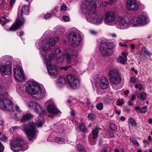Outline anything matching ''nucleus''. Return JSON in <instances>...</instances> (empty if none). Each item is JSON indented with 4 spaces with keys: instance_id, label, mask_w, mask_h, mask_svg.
<instances>
[{
    "instance_id": "nucleus-1",
    "label": "nucleus",
    "mask_w": 152,
    "mask_h": 152,
    "mask_svg": "<svg viewBox=\"0 0 152 152\" xmlns=\"http://www.w3.org/2000/svg\"><path fill=\"white\" fill-rule=\"evenodd\" d=\"M99 0H86L83 1L81 7L83 12L86 15L88 22L94 24H100L103 20L102 15L98 14L96 11V2Z\"/></svg>"
},
{
    "instance_id": "nucleus-2",
    "label": "nucleus",
    "mask_w": 152,
    "mask_h": 152,
    "mask_svg": "<svg viewBox=\"0 0 152 152\" xmlns=\"http://www.w3.org/2000/svg\"><path fill=\"white\" fill-rule=\"evenodd\" d=\"M26 91L37 99H42L45 97L46 93L45 89L34 81H28L26 84Z\"/></svg>"
},
{
    "instance_id": "nucleus-3",
    "label": "nucleus",
    "mask_w": 152,
    "mask_h": 152,
    "mask_svg": "<svg viewBox=\"0 0 152 152\" xmlns=\"http://www.w3.org/2000/svg\"><path fill=\"white\" fill-rule=\"evenodd\" d=\"M115 45L109 40L103 39L100 43V51L103 56H106L111 54Z\"/></svg>"
},
{
    "instance_id": "nucleus-4",
    "label": "nucleus",
    "mask_w": 152,
    "mask_h": 152,
    "mask_svg": "<svg viewBox=\"0 0 152 152\" xmlns=\"http://www.w3.org/2000/svg\"><path fill=\"white\" fill-rule=\"evenodd\" d=\"M23 128L22 130L26 133L27 138L29 141H31L36 138L37 131L34 123H31L28 125L24 124Z\"/></svg>"
},
{
    "instance_id": "nucleus-5",
    "label": "nucleus",
    "mask_w": 152,
    "mask_h": 152,
    "mask_svg": "<svg viewBox=\"0 0 152 152\" xmlns=\"http://www.w3.org/2000/svg\"><path fill=\"white\" fill-rule=\"evenodd\" d=\"M149 21L146 14H141L133 17L131 22L134 26H140L147 24Z\"/></svg>"
},
{
    "instance_id": "nucleus-6",
    "label": "nucleus",
    "mask_w": 152,
    "mask_h": 152,
    "mask_svg": "<svg viewBox=\"0 0 152 152\" xmlns=\"http://www.w3.org/2000/svg\"><path fill=\"white\" fill-rule=\"evenodd\" d=\"M7 96L6 92L0 94V107L3 110L7 111L12 110L13 103L10 100L5 98Z\"/></svg>"
},
{
    "instance_id": "nucleus-7",
    "label": "nucleus",
    "mask_w": 152,
    "mask_h": 152,
    "mask_svg": "<svg viewBox=\"0 0 152 152\" xmlns=\"http://www.w3.org/2000/svg\"><path fill=\"white\" fill-rule=\"evenodd\" d=\"M10 148L13 151L17 152L20 150L24 151L28 148L27 144L23 143L22 140L18 138L10 144Z\"/></svg>"
},
{
    "instance_id": "nucleus-8",
    "label": "nucleus",
    "mask_w": 152,
    "mask_h": 152,
    "mask_svg": "<svg viewBox=\"0 0 152 152\" xmlns=\"http://www.w3.org/2000/svg\"><path fill=\"white\" fill-rule=\"evenodd\" d=\"M28 12V9L27 6L23 5V6L22 12L20 15V19L16 20V22L12 26L10 27V31H13L19 28L24 23V20L22 17V14L27 15Z\"/></svg>"
},
{
    "instance_id": "nucleus-9",
    "label": "nucleus",
    "mask_w": 152,
    "mask_h": 152,
    "mask_svg": "<svg viewBox=\"0 0 152 152\" xmlns=\"http://www.w3.org/2000/svg\"><path fill=\"white\" fill-rule=\"evenodd\" d=\"M45 104L47 106L46 108L47 112L46 114H47L49 117L52 118L55 115L60 113V112L56 108L54 104L53 103L52 99L48 100Z\"/></svg>"
},
{
    "instance_id": "nucleus-10",
    "label": "nucleus",
    "mask_w": 152,
    "mask_h": 152,
    "mask_svg": "<svg viewBox=\"0 0 152 152\" xmlns=\"http://www.w3.org/2000/svg\"><path fill=\"white\" fill-rule=\"evenodd\" d=\"M115 23L117 28L122 30L129 28L131 24V23L126 17L121 16H118Z\"/></svg>"
},
{
    "instance_id": "nucleus-11",
    "label": "nucleus",
    "mask_w": 152,
    "mask_h": 152,
    "mask_svg": "<svg viewBox=\"0 0 152 152\" xmlns=\"http://www.w3.org/2000/svg\"><path fill=\"white\" fill-rule=\"evenodd\" d=\"M116 15L114 11H109L105 14L104 22L105 24L110 26H114L115 24Z\"/></svg>"
},
{
    "instance_id": "nucleus-12",
    "label": "nucleus",
    "mask_w": 152,
    "mask_h": 152,
    "mask_svg": "<svg viewBox=\"0 0 152 152\" xmlns=\"http://www.w3.org/2000/svg\"><path fill=\"white\" fill-rule=\"evenodd\" d=\"M68 37L69 42L72 47L75 48L79 45L81 41V38L77 32H71L68 34Z\"/></svg>"
},
{
    "instance_id": "nucleus-13",
    "label": "nucleus",
    "mask_w": 152,
    "mask_h": 152,
    "mask_svg": "<svg viewBox=\"0 0 152 152\" xmlns=\"http://www.w3.org/2000/svg\"><path fill=\"white\" fill-rule=\"evenodd\" d=\"M66 82L71 88L75 89L79 87L80 80L77 76L70 74L67 77Z\"/></svg>"
},
{
    "instance_id": "nucleus-14",
    "label": "nucleus",
    "mask_w": 152,
    "mask_h": 152,
    "mask_svg": "<svg viewBox=\"0 0 152 152\" xmlns=\"http://www.w3.org/2000/svg\"><path fill=\"white\" fill-rule=\"evenodd\" d=\"M54 51L55 52L53 51L49 54L48 58L47 60L49 62H51L56 57L57 62L58 63L61 62L63 60L64 56L62 54L61 55V50L59 48H57Z\"/></svg>"
},
{
    "instance_id": "nucleus-15",
    "label": "nucleus",
    "mask_w": 152,
    "mask_h": 152,
    "mask_svg": "<svg viewBox=\"0 0 152 152\" xmlns=\"http://www.w3.org/2000/svg\"><path fill=\"white\" fill-rule=\"evenodd\" d=\"M110 80L111 83L114 84H119L121 81V77L118 72L116 70L113 69L109 73Z\"/></svg>"
},
{
    "instance_id": "nucleus-16",
    "label": "nucleus",
    "mask_w": 152,
    "mask_h": 152,
    "mask_svg": "<svg viewBox=\"0 0 152 152\" xmlns=\"http://www.w3.org/2000/svg\"><path fill=\"white\" fill-rule=\"evenodd\" d=\"M14 76L15 80L19 82L25 81V78L23 75V71L21 68L17 66L14 69Z\"/></svg>"
},
{
    "instance_id": "nucleus-17",
    "label": "nucleus",
    "mask_w": 152,
    "mask_h": 152,
    "mask_svg": "<svg viewBox=\"0 0 152 152\" xmlns=\"http://www.w3.org/2000/svg\"><path fill=\"white\" fill-rule=\"evenodd\" d=\"M59 41V39L58 37H56L53 38H50L48 41L45 42L44 45L42 46L40 48V49H41L40 52L41 54L42 55H44L43 53H45V50L51 48V45H55Z\"/></svg>"
},
{
    "instance_id": "nucleus-18",
    "label": "nucleus",
    "mask_w": 152,
    "mask_h": 152,
    "mask_svg": "<svg viewBox=\"0 0 152 152\" xmlns=\"http://www.w3.org/2000/svg\"><path fill=\"white\" fill-rule=\"evenodd\" d=\"M28 106L29 108L33 109L37 113H39L40 114H46V111L45 110L42 111V109L41 106L37 102L34 101H30L28 104Z\"/></svg>"
},
{
    "instance_id": "nucleus-19",
    "label": "nucleus",
    "mask_w": 152,
    "mask_h": 152,
    "mask_svg": "<svg viewBox=\"0 0 152 152\" xmlns=\"http://www.w3.org/2000/svg\"><path fill=\"white\" fill-rule=\"evenodd\" d=\"M11 62H7L6 64H0V72L2 75L10 74L12 72Z\"/></svg>"
},
{
    "instance_id": "nucleus-20",
    "label": "nucleus",
    "mask_w": 152,
    "mask_h": 152,
    "mask_svg": "<svg viewBox=\"0 0 152 152\" xmlns=\"http://www.w3.org/2000/svg\"><path fill=\"white\" fill-rule=\"evenodd\" d=\"M44 57L45 62L47 66V69L49 75H56L58 73V70L56 66L54 65L51 64L50 62L46 59L45 58V55H42Z\"/></svg>"
},
{
    "instance_id": "nucleus-21",
    "label": "nucleus",
    "mask_w": 152,
    "mask_h": 152,
    "mask_svg": "<svg viewBox=\"0 0 152 152\" xmlns=\"http://www.w3.org/2000/svg\"><path fill=\"white\" fill-rule=\"evenodd\" d=\"M126 6L128 10L133 11H137L139 8L136 0H127Z\"/></svg>"
},
{
    "instance_id": "nucleus-22",
    "label": "nucleus",
    "mask_w": 152,
    "mask_h": 152,
    "mask_svg": "<svg viewBox=\"0 0 152 152\" xmlns=\"http://www.w3.org/2000/svg\"><path fill=\"white\" fill-rule=\"evenodd\" d=\"M100 86L102 89L107 88L109 86V82L107 78L105 77H102L100 82Z\"/></svg>"
},
{
    "instance_id": "nucleus-23",
    "label": "nucleus",
    "mask_w": 152,
    "mask_h": 152,
    "mask_svg": "<svg viewBox=\"0 0 152 152\" xmlns=\"http://www.w3.org/2000/svg\"><path fill=\"white\" fill-rule=\"evenodd\" d=\"M67 63L68 64L71 65V63L74 60L75 58L70 54L69 52L66 53L64 54Z\"/></svg>"
},
{
    "instance_id": "nucleus-24",
    "label": "nucleus",
    "mask_w": 152,
    "mask_h": 152,
    "mask_svg": "<svg viewBox=\"0 0 152 152\" xmlns=\"http://www.w3.org/2000/svg\"><path fill=\"white\" fill-rule=\"evenodd\" d=\"M12 59V57H11L8 56H5L1 57L0 58V64H6L7 62H11L12 61L10 60Z\"/></svg>"
},
{
    "instance_id": "nucleus-25",
    "label": "nucleus",
    "mask_w": 152,
    "mask_h": 152,
    "mask_svg": "<svg viewBox=\"0 0 152 152\" xmlns=\"http://www.w3.org/2000/svg\"><path fill=\"white\" fill-rule=\"evenodd\" d=\"M56 82L57 86L61 88L64 85L65 79L64 77H61L57 79Z\"/></svg>"
},
{
    "instance_id": "nucleus-26",
    "label": "nucleus",
    "mask_w": 152,
    "mask_h": 152,
    "mask_svg": "<svg viewBox=\"0 0 152 152\" xmlns=\"http://www.w3.org/2000/svg\"><path fill=\"white\" fill-rule=\"evenodd\" d=\"M32 115L30 113H27L23 115L20 121L22 122H26L29 120L31 117Z\"/></svg>"
},
{
    "instance_id": "nucleus-27",
    "label": "nucleus",
    "mask_w": 152,
    "mask_h": 152,
    "mask_svg": "<svg viewBox=\"0 0 152 152\" xmlns=\"http://www.w3.org/2000/svg\"><path fill=\"white\" fill-rule=\"evenodd\" d=\"M41 117L39 116L35 119V124L37 127H39L42 126L43 124L42 121L41 120Z\"/></svg>"
},
{
    "instance_id": "nucleus-28",
    "label": "nucleus",
    "mask_w": 152,
    "mask_h": 152,
    "mask_svg": "<svg viewBox=\"0 0 152 152\" xmlns=\"http://www.w3.org/2000/svg\"><path fill=\"white\" fill-rule=\"evenodd\" d=\"M127 60V57H123L121 56H119L118 58L117 62L121 64H125Z\"/></svg>"
},
{
    "instance_id": "nucleus-29",
    "label": "nucleus",
    "mask_w": 152,
    "mask_h": 152,
    "mask_svg": "<svg viewBox=\"0 0 152 152\" xmlns=\"http://www.w3.org/2000/svg\"><path fill=\"white\" fill-rule=\"evenodd\" d=\"M100 129L96 128L94 130H92V132L93 134V139H95L97 137L98 135Z\"/></svg>"
},
{
    "instance_id": "nucleus-30",
    "label": "nucleus",
    "mask_w": 152,
    "mask_h": 152,
    "mask_svg": "<svg viewBox=\"0 0 152 152\" xmlns=\"http://www.w3.org/2000/svg\"><path fill=\"white\" fill-rule=\"evenodd\" d=\"M11 20L9 19H7L4 18H0V23L2 25H4L6 23L10 22Z\"/></svg>"
},
{
    "instance_id": "nucleus-31",
    "label": "nucleus",
    "mask_w": 152,
    "mask_h": 152,
    "mask_svg": "<svg viewBox=\"0 0 152 152\" xmlns=\"http://www.w3.org/2000/svg\"><path fill=\"white\" fill-rule=\"evenodd\" d=\"M129 139L130 142L134 144L136 146L138 147L139 146V144L136 139L132 137H130Z\"/></svg>"
},
{
    "instance_id": "nucleus-32",
    "label": "nucleus",
    "mask_w": 152,
    "mask_h": 152,
    "mask_svg": "<svg viewBox=\"0 0 152 152\" xmlns=\"http://www.w3.org/2000/svg\"><path fill=\"white\" fill-rule=\"evenodd\" d=\"M78 51L75 50H72L70 51L69 53L76 58L77 56Z\"/></svg>"
},
{
    "instance_id": "nucleus-33",
    "label": "nucleus",
    "mask_w": 152,
    "mask_h": 152,
    "mask_svg": "<svg viewBox=\"0 0 152 152\" xmlns=\"http://www.w3.org/2000/svg\"><path fill=\"white\" fill-rule=\"evenodd\" d=\"M77 147L79 152H86L84 149L83 146L80 144H78Z\"/></svg>"
},
{
    "instance_id": "nucleus-34",
    "label": "nucleus",
    "mask_w": 152,
    "mask_h": 152,
    "mask_svg": "<svg viewBox=\"0 0 152 152\" xmlns=\"http://www.w3.org/2000/svg\"><path fill=\"white\" fill-rule=\"evenodd\" d=\"M16 90L17 92L20 94H22L24 91L23 88L20 85L17 86Z\"/></svg>"
},
{
    "instance_id": "nucleus-35",
    "label": "nucleus",
    "mask_w": 152,
    "mask_h": 152,
    "mask_svg": "<svg viewBox=\"0 0 152 152\" xmlns=\"http://www.w3.org/2000/svg\"><path fill=\"white\" fill-rule=\"evenodd\" d=\"M79 128L80 129V131L83 133L85 132L86 131L85 126L83 123H82L80 124L79 125Z\"/></svg>"
},
{
    "instance_id": "nucleus-36",
    "label": "nucleus",
    "mask_w": 152,
    "mask_h": 152,
    "mask_svg": "<svg viewBox=\"0 0 152 152\" xmlns=\"http://www.w3.org/2000/svg\"><path fill=\"white\" fill-rule=\"evenodd\" d=\"M129 124L132 126L135 127L136 126L135 121L132 118H130L129 120Z\"/></svg>"
},
{
    "instance_id": "nucleus-37",
    "label": "nucleus",
    "mask_w": 152,
    "mask_h": 152,
    "mask_svg": "<svg viewBox=\"0 0 152 152\" xmlns=\"http://www.w3.org/2000/svg\"><path fill=\"white\" fill-rule=\"evenodd\" d=\"M146 97V94L145 92H142L140 95V98H138L144 100L145 99Z\"/></svg>"
},
{
    "instance_id": "nucleus-38",
    "label": "nucleus",
    "mask_w": 152,
    "mask_h": 152,
    "mask_svg": "<svg viewBox=\"0 0 152 152\" xmlns=\"http://www.w3.org/2000/svg\"><path fill=\"white\" fill-rule=\"evenodd\" d=\"M55 140L57 143H61L63 142L64 140L63 138L57 137L55 138Z\"/></svg>"
},
{
    "instance_id": "nucleus-39",
    "label": "nucleus",
    "mask_w": 152,
    "mask_h": 152,
    "mask_svg": "<svg viewBox=\"0 0 152 152\" xmlns=\"http://www.w3.org/2000/svg\"><path fill=\"white\" fill-rule=\"evenodd\" d=\"M96 108L99 110H102L103 108V105L102 103H99L96 105Z\"/></svg>"
},
{
    "instance_id": "nucleus-40",
    "label": "nucleus",
    "mask_w": 152,
    "mask_h": 152,
    "mask_svg": "<svg viewBox=\"0 0 152 152\" xmlns=\"http://www.w3.org/2000/svg\"><path fill=\"white\" fill-rule=\"evenodd\" d=\"M110 127L111 129L113 131H115L117 129V127L115 124L113 123H111L110 125Z\"/></svg>"
},
{
    "instance_id": "nucleus-41",
    "label": "nucleus",
    "mask_w": 152,
    "mask_h": 152,
    "mask_svg": "<svg viewBox=\"0 0 152 152\" xmlns=\"http://www.w3.org/2000/svg\"><path fill=\"white\" fill-rule=\"evenodd\" d=\"M84 102L88 106H90L91 108H92L93 107V104H91L90 102L89 99H87L85 100Z\"/></svg>"
},
{
    "instance_id": "nucleus-42",
    "label": "nucleus",
    "mask_w": 152,
    "mask_h": 152,
    "mask_svg": "<svg viewBox=\"0 0 152 152\" xmlns=\"http://www.w3.org/2000/svg\"><path fill=\"white\" fill-rule=\"evenodd\" d=\"M124 103L123 100H120L118 99L116 102V104L117 105L121 106Z\"/></svg>"
},
{
    "instance_id": "nucleus-43",
    "label": "nucleus",
    "mask_w": 152,
    "mask_h": 152,
    "mask_svg": "<svg viewBox=\"0 0 152 152\" xmlns=\"http://www.w3.org/2000/svg\"><path fill=\"white\" fill-rule=\"evenodd\" d=\"M148 110L147 106H145L142 108H141L140 113H144L146 112Z\"/></svg>"
},
{
    "instance_id": "nucleus-44",
    "label": "nucleus",
    "mask_w": 152,
    "mask_h": 152,
    "mask_svg": "<svg viewBox=\"0 0 152 152\" xmlns=\"http://www.w3.org/2000/svg\"><path fill=\"white\" fill-rule=\"evenodd\" d=\"M95 117V115L93 113L90 114L88 115V118L90 120H93Z\"/></svg>"
},
{
    "instance_id": "nucleus-45",
    "label": "nucleus",
    "mask_w": 152,
    "mask_h": 152,
    "mask_svg": "<svg viewBox=\"0 0 152 152\" xmlns=\"http://www.w3.org/2000/svg\"><path fill=\"white\" fill-rule=\"evenodd\" d=\"M15 108L16 111L18 112L19 113H23V111L20 109L19 107L17 105L15 106Z\"/></svg>"
},
{
    "instance_id": "nucleus-46",
    "label": "nucleus",
    "mask_w": 152,
    "mask_h": 152,
    "mask_svg": "<svg viewBox=\"0 0 152 152\" xmlns=\"http://www.w3.org/2000/svg\"><path fill=\"white\" fill-rule=\"evenodd\" d=\"M63 19L65 22L68 21L69 20V17L68 16L64 15L63 16Z\"/></svg>"
},
{
    "instance_id": "nucleus-47",
    "label": "nucleus",
    "mask_w": 152,
    "mask_h": 152,
    "mask_svg": "<svg viewBox=\"0 0 152 152\" xmlns=\"http://www.w3.org/2000/svg\"><path fill=\"white\" fill-rule=\"evenodd\" d=\"M130 82L133 83L134 84L136 83L137 80H136L135 78L133 77H132L130 78Z\"/></svg>"
},
{
    "instance_id": "nucleus-48",
    "label": "nucleus",
    "mask_w": 152,
    "mask_h": 152,
    "mask_svg": "<svg viewBox=\"0 0 152 152\" xmlns=\"http://www.w3.org/2000/svg\"><path fill=\"white\" fill-rule=\"evenodd\" d=\"M55 29H56V31L61 32L63 28L59 26H57L56 27Z\"/></svg>"
},
{
    "instance_id": "nucleus-49",
    "label": "nucleus",
    "mask_w": 152,
    "mask_h": 152,
    "mask_svg": "<svg viewBox=\"0 0 152 152\" xmlns=\"http://www.w3.org/2000/svg\"><path fill=\"white\" fill-rule=\"evenodd\" d=\"M68 65H67L66 66L61 67V69H64L65 70H67L71 66V64H68Z\"/></svg>"
},
{
    "instance_id": "nucleus-50",
    "label": "nucleus",
    "mask_w": 152,
    "mask_h": 152,
    "mask_svg": "<svg viewBox=\"0 0 152 152\" xmlns=\"http://www.w3.org/2000/svg\"><path fill=\"white\" fill-rule=\"evenodd\" d=\"M143 52L145 54H146L148 56H150L151 55L150 53L145 48L143 50Z\"/></svg>"
},
{
    "instance_id": "nucleus-51",
    "label": "nucleus",
    "mask_w": 152,
    "mask_h": 152,
    "mask_svg": "<svg viewBox=\"0 0 152 152\" xmlns=\"http://www.w3.org/2000/svg\"><path fill=\"white\" fill-rule=\"evenodd\" d=\"M67 9V7L66 5L63 4L61 7V9L62 10H66Z\"/></svg>"
},
{
    "instance_id": "nucleus-52",
    "label": "nucleus",
    "mask_w": 152,
    "mask_h": 152,
    "mask_svg": "<svg viewBox=\"0 0 152 152\" xmlns=\"http://www.w3.org/2000/svg\"><path fill=\"white\" fill-rule=\"evenodd\" d=\"M20 128L19 126H13L11 127L10 129L11 130H12L13 131L15 129H19Z\"/></svg>"
},
{
    "instance_id": "nucleus-53",
    "label": "nucleus",
    "mask_w": 152,
    "mask_h": 152,
    "mask_svg": "<svg viewBox=\"0 0 152 152\" xmlns=\"http://www.w3.org/2000/svg\"><path fill=\"white\" fill-rule=\"evenodd\" d=\"M51 15L50 13H48L45 15L44 17V18L46 20L48 19L49 18L51 17Z\"/></svg>"
},
{
    "instance_id": "nucleus-54",
    "label": "nucleus",
    "mask_w": 152,
    "mask_h": 152,
    "mask_svg": "<svg viewBox=\"0 0 152 152\" xmlns=\"http://www.w3.org/2000/svg\"><path fill=\"white\" fill-rule=\"evenodd\" d=\"M4 149V147L0 142V152H3Z\"/></svg>"
},
{
    "instance_id": "nucleus-55",
    "label": "nucleus",
    "mask_w": 152,
    "mask_h": 152,
    "mask_svg": "<svg viewBox=\"0 0 152 152\" xmlns=\"http://www.w3.org/2000/svg\"><path fill=\"white\" fill-rule=\"evenodd\" d=\"M1 4H2V7L5 8V6L7 5V4L5 0H2L1 1Z\"/></svg>"
},
{
    "instance_id": "nucleus-56",
    "label": "nucleus",
    "mask_w": 152,
    "mask_h": 152,
    "mask_svg": "<svg viewBox=\"0 0 152 152\" xmlns=\"http://www.w3.org/2000/svg\"><path fill=\"white\" fill-rule=\"evenodd\" d=\"M16 0H10V6H12L14 4Z\"/></svg>"
},
{
    "instance_id": "nucleus-57",
    "label": "nucleus",
    "mask_w": 152,
    "mask_h": 152,
    "mask_svg": "<svg viewBox=\"0 0 152 152\" xmlns=\"http://www.w3.org/2000/svg\"><path fill=\"white\" fill-rule=\"evenodd\" d=\"M17 34L18 35H19V36L21 37L23 35L24 33L22 31H21L18 32L17 33Z\"/></svg>"
},
{
    "instance_id": "nucleus-58",
    "label": "nucleus",
    "mask_w": 152,
    "mask_h": 152,
    "mask_svg": "<svg viewBox=\"0 0 152 152\" xmlns=\"http://www.w3.org/2000/svg\"><path fill=\"white\" fill-rule=\"evenodd\" d=\"M7 139L6 137L3 136L2 137L0 138V140L2 141H5Z\"/></svg>"
},
{
    "instance_id": "nucleus-59",
    "label": "nucleus",
    "mask_w": 152,
    "mask_h": 152,
    "mask_svg": "<svg viewBox=\"0 0 152 152\" xmlns=\"http://www.w3.org/2000/svg\"><path fill=\"white\" fill-rule=\"evenodd\" d=\"M119 45L121 47H122L123 46L127 47V45L126 44H123L121 42H120L119 43Z\"/></svg>"
},
{
    "instance_id": "nucleus-60",
    "label": "nucleus",
    "mask_w": 152,
    "mask_h": 152,
    "mask_svg": "<svg viewBox=\"0 0 152 152\" xmlns=\"http://www.w3.org/2000/svg\"><path fill=\"white\" fill-rule=\"evenodd\" d=\"M141 93H140L139 91H137L135 92V94L137 96V98H140V95Z\"/></svg>"
},
{
    "instance_id": "nucleus-61",
    "label": "nucleus",
    "mask_w": 152,
    "mask_h": 152,
    "mask_svg": "<svg viewBox=\"0 0 152 152\" xmlns=\"http://www.w3.org/2000/svg\"><path fill=\"white\" fill-rule=\"evenodd\" d=\"M129 91L128 90H126L124 92V95L126 96V97L128 96V94H129Z\"/></svg>"
},
{
    "instance_id": "nucleus-62",
    "label": "nucleus",
    "mask_w": 152,
    "mask_h": 152,
    "mask_svg": "<svg viewBox=\"0 0 152 152\" xmlns=\"http://www.w3.org/2000/svg\"><path fill=\"white\" fill-rule=\"evenodd\" d=\"M130 46L132 50V51H133L134 49L135 48V45L134 44H131L130 45Z\"/></svg>"
},
{
    "instance_id": "nucleus-63",
    "label": "nucleus",
    "mask_w": 152,
    "mask_h": 152,
    "mask_svg": "<svg viewBox=\"0 0 152 152\" xmlns=\"http://www.w3.org/2000/svg\"><path fill=\"white\" fill-rule=\"evenodd\" d=\"M4 124L3 121L2 119L1 118H0V126H3L4 125Z\"/></svg>"
},
{
    "instance_id": "nucleus-64",
    "label": "nucleus",
    "mask_w": 152,
    "mask_h": 152,
    "mask_svg": "<svg viewBox=\"0 0 152 152\" xmlns=\"http://www.w3.org/2000/svg\"><path fill=\"white\" fill-rule=\"evenodd\" d=\"M101 152H107V148L105 147H103L101 151Z\"/></svg>"
}]
</instances>
